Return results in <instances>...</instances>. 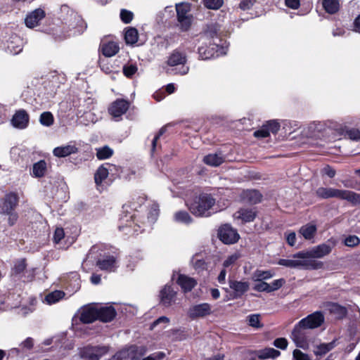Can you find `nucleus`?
Returning a JSON list of instances; mask_svg holds the SVG:
<instances>
[{
  "label": "nucleus",
  "mask_w": 360,
  "mask_h": 360,
  "mask_svg": "<svg viewBox=\"0 0 360 360\" xmlns=\"http://www.w3.org/2000/svg\"><path fill=\"white\" fill-rule=\"evenodd\" d=\"M316 195L318 198L322 199L336 198L341 200H346L353 205L360 204V194L348 190L320 187L316 191Z\"/></svg>",
  "instance_id": "1"
},
{
  "label": "nucleus",
  "mask_w": 360,
  "mask_h": 360,
  "mask_svg": "<svg viewBox=\"0 0 360 360\" xmlns=\"http://www.w3.org/2000/svg\"><path fill=\"white\" fill-rule=\"evenodd\" d=\"M215 199L211 194L202 193L196 195L188 205L191 212L198 217L209 215L208 211L214 205Z\"/></svg>",
  "instance_id": "2"
},
{
  "label": "nucleus",
  "mask_w": 360,
  "mask_h": 360,
  "mask_svg": "<svg viewBox=\"0 0 360 360\" xmlns=\"http://www.w3.org/2000/svg\"><path fill=\"white\" fill-rule=\"evenodd\" d=\"M337 241L334 238L329 239L326 243H321L307 251H300L293 255L294 258L314 259L323 258L330 254L336 246Z\"/></svg>",
  "instance_id": "3"
},
{
  "label": "nucleus",
  "mask_w": 360,
  "mask_h": 360,
  "mask_svg": "<svg viewBox=\"0 0 360 360\" xmlns=\"http://www.w3.org/2000/svg\"><path fill=\"white\" fill-rule=\"evenodd\" d=\"M146 352V346L133 345L116 353L110 360H139Z\"/></svg>",
  "instance_id": "4"
},
{
  "label": "nucleus",
  "mask_w": 360,
  "mask_h": 360,
  "mask_svg": "<svg viewBox=\"0 0 360 360\" xmlns=\"http://www.w3.org/2000/svg\"><path fill=\"white\" fill-rule=\"evenodd\" d=\"M109 347L105 345H87L79 349V355L86 360H99L102 356L107 354Z\"/></svg>",
  "instance_id": "5"
},
{
  "label": "nucleus",
  "mask_w": 360,
  "mask_h": 360,
  "mask_svg": "<svg viewBox=\"0 0 360 360\" xmlns=\"http://www.w3.org/2000/svg\"><path fill=\"white\" fill-rule=\"evenodd\" d=\"M218 237L225 244L236 243L240 238L237 231L228 224H224L219 228Z\"/></svg>",
  "instance_id": "6"
},
{
  "label": "nucleus",
  "mask_w": 360,
  "mask_h": 360,
  "mask_svg": "<svg viewBox=\"0 0 360 360\" xmlns=\"http://www.w3.org/2000/svg\"><path fill=\"white\" fill-rule=\"evenodd\" d=\"M304 330L306 329L298 323L294 327L291 333V339L297 347L307 349L309 347V342Z\"/></svg>",
  "instance_id": "7"
},
{
  "label": "nucleus",
  "mask_w": 360,
  "mask_h": 360,
  "mask_svg": "<svg viewBox=\"0 0 360 360\" xmlns=\"http://www.w3.org/2000/svg\"><path fill=\"white\" fill-rule=\"evenodd\" d=\"M324 316L321 311H316L302 319L299 323L305 329H314L321 326Z\"/></svg>",
  "instance_id": "8"
},
{
  "label": "nucleus",
  "mask_w": 360,
  "mask_h": 360,
  "mask_svg": "<svg viewBox=\"0 0 360 360\" xmlns=\"http://www.w3.org/2000/svg\"><path fill=\"white\" fill-rule=\"evenodd\" d=\"M212 313L211 306L207 303H202L191 307L188 311V316L192 319L204 317Z\"/></svg>",
  "instance_id": "9"
},
{
  "label": "nucleus",
  "mask_w": 360,
  "mask_h": 360,
  "mask_svg": "<svg viewBox=\"0 0 360 360\" xmlns=\"http://www.w3.org/2000/svg\"><path fill=\"white\" fill-rule=\"evenodd\" d=\"M229 288L233 290V298L238 299L242 297L250 288V283L247 281H238L230 279Z\"/></svg>",
  "instance_id": "10"
},
{
  "label": "nucleus",
  "mask_w": 360,
  "mask_h": 360,
  "mask_svg": "<svg viewBox=\"0 0 360 360\" xmlns=\"http://www.w3.org/2000/svg\"><path fill=\"white\" fill-rule=\"evenodd\" d=\"M29 123V115L25 110L15 112L11 119L12 125L18 129H25Z\"/></svg>",
  "instance_id": "11"
},
{
  "label": "nucleus",
  "mask_w": 360,
  "mask_h": 360,
  "mask_svg": "<svg viewBox=\"0 0 360 360\" xmlns=\"http://www.w3.org/2000/svg\"><path fill=\"white\" fill-rule=\"evenodd\" d=\"M18 195L15 193H9L6 194L4 199L1 207L2 212L5 214H11L16 207L18 203Z\"/></svg>",
  "instance_id": "12"
},
{
  "label": "nucleus",
  "mask_w": 360,
  "mask_h": 360,
  "mask_svg": "<svg viewBox=\"0 0 360 360\" xmlns=\"http://www.w3.org/2000/svg\"><path fill=\"white\" fill-rule=\"evenodd\" d=\"M116 314V310L112 306L97 307V319L102 322L107 323L112 321Z\"/></svg>",
  "instance_id": "13"
},
{
  "label": "nucleus",
  "mask_w": 360,
  "mask_h": 360,
  "mask_svg": "<svg viewBox=\"0 0 360 360\" xmlns=\"http://www.w3.org/2000/svg\"><path fill=\"white\" fill-rule=\"evenodd\" d=\"M129 103L124 99H117L109 108V112L114 117H120L129 109Z\"/></svg>",
  "instance_id": "14"
},
{
  "label": "nucleus",
  "mask_w": 360,
  "mask_h": 360,
  "mask_svg": "<svg viewBox=\"0 0 360 360\" xmlns=\"http://www.w3.org/2000/svg\"><path fill=\"white\" fill-rule=\"evenodd\" d=\"M176 296V292L169 285H165L160 292V302L164 307L172 305Z\"/></svg>",
  "instance_id": "15"
},
{
  "label": "nucleus",
  "mask_w": 360,
  "mask_h": 360,
  "mask_svg": "<svg viewBox=\"0 0 360 360\" xmlns=\"http://www.w3.org/2000/svg\"><path fill=\"white\" fill-rule=\"evenodd\" d=\"M45 17V12L37 8L29 13L25 19V23L29 28H33L39 25V22Z\"/></svg>",
  "instance_id": "16"
},
{
  "label": "nucleus",
  "mask_w": 360,
  "mask_h": 360,
  "mask_svg": "<svg viewBox=\"0 0 360 360\" xmlns=\"http://www.w3.org/2000/svg\"><path fill=\"white\" fill-rule=\"evenodd\" d=\"M325 309L333 315L335 319H342L346 316L347 310L346 307L335 302H328L324 303Z\"/></svg>",
  "instance_id": "17"
},
{
  "label": "nucleus",
  "mask_w": 360,
  "mask_h": 360,
  "mask_svg": "<svg viewBox=\"0 0 360 360\" xmlns=\"http://www.w3.org/2000/svg\"><path fill=\"white\" fill-rule=\"evenodd\" d=\"M97 319V307L89 306L82 309L79 316L81 322L91 323Z\"/></svg>",
  "instance_id": "18"
},
{
  "label": "nucleus",
  "mask_w": 360,
  "mask_h": 360,
  "mask_svg": "<svg viewBox=\"0 0 360 360\" xmlns=\"http://www.w3.org/2000/svg\"><path fill=\"white\" fill-rule=\"evenodd\" d=\"M236 218L241 219L243 222H251L257 217V211L255 208H241L236 213Z\"/></svg>",
  "instance_id": "19"
},
{
  "label": "nucleus",
  "mask_w": 360,
  "mask_h": 360,
  "mask_svg": "<svg viewBox=\"0 0 360 360\" xmlns=\"http://www.w3.org/2000/svg\"><path fill=\"white\" fill-rule=\"evenodd\" d=\"M78 148L73 145L57 147L54 148L53 153L58 158H65L71 154L77 153Z\"/></svg>",
  "instance_id": "20"
},
{
  "label": "nucleus",
  "mask_w": 360,
  "mask_h": 360,
  "mask_svg": "<svg viewBox=\"0 0 360 360\" xmlns=\"http://www.w3.org/2000/svg\"><path fill=\"white\" fill-rule=\"evenodd\" d=\"M186 60L187 59L185 53L179 51H174L168 58L167 64L169 66L184 65L186 63Z\"/></svg>",
  "instance_id": "21"
},
{
  "label": "nucleus",
  "mask_w": 360,
  "mask_h": 360,
  "mask_svg": "<svg viewBox=\"0 0 360 360\" xmlns=\"http://www.w3.org/2000/svg\"><path fill=\"white\" fill-rule=\"evenodd\" d=\"M242 197L250 204H257L261 202L262 195L257 190H247L243 192Z\"/></svg>",
  "instance_id": "22"
},
{
  "label": "nucleus",
  "mask_w": 360,
  "mask_h": 360,
  "mask_svg": "<svg viewBox=\"0 0 360 360\" xmlns=\"http://www.w3.org/2000/svg\"><path fill=\"white\" fill-rule=\"evenodd\" d=\"M177 283L184 292H189L195 286L196 281L192 278L181 274L178 277Z\"/></svg>",
  "instance_id": "23"
},
{
  "label": "nucleus",
  "mask_w": 360,
  "mask_h": 360,
  "mask_svg": "<svg viewBox=\"0 0 360 360\" xmlns=\"http://www.w3.org/2000/svg\"><path fill=\"white\" fill-rule=\"evenodd\" d=\"M116 263V258L114 256H107L105 258L98 259L96 266L101 270L112 271Z\"/></svg>",
  "instance_id": "24"
},
{
  "label": "nucleus",
  "mask_w": 360,
  "mask_h": 360,
  "mask_svg": "<svg viewBox=\"0 0 360 360\" xmlns=\"http://www.w3.org/2000/svg\"><path fill=\"white\" fill-rule=\"evenodd\" d=\"M316 231L317 228L316 225L307 224L300 229L299 233L304 238V239L311 240L315 236Z\"/></svg>",
  "instance_id": "25"
},
{
  "label": "nucleus",
  "mask_w": 360,
  "mask_h": 360,
  "mask_svg": "<svg viewBox=\"0 0 360 360\" xmlns=\"http://www.w3.org/2000/svg\"><path fill=\"white\" fill-rule=\"evenodd\" d=\"M257 356L259 359H275L280 356L281 352L274 348L266 347L256 352Z\"/></svg>",
  "instance_id": "26"
},
{
  "label": "nucleus",
  "mask_w": 360,
  "mask_h": 360,
  "mask_svg": "<svg viewBox=\"0 0 360 360\" xmlns=\"http://www.w3.org/2000/svg\"><path fill=\"white\" fill-rule=\"evenodd\" d=\"M119 50V46L114 41H109L101 46L102 53L106 57H112L115 56Z\"/></svg>",
  "instance_id": "27"
},
{
  "label": "nucleus",
  "mask_w": 360,
  "mask_h": 360,
  "mask_svg": "<svg viewBox=\"0 0 360 360\" xmlns=\"http://www.w3.org/2000/svg\"><path fill=\"white\" fill-rule=\"evenodd\" d=\"M292 259H280L278 264L289 268L300 269L302 268V259L294 258L293 255Z\"/></svg>",
  "instance_id": "28"
},
{
  "label": "nucleus",
  "mask_w": 360,
  "mask_h": 360,
  "mask_svg": "<svg viewBox=\"0 0 360 360\" xmlns=\"http://www.w3.org/2000/svg\"><path fill=\"white\" fill-rule=\"evenodd\" d=\"M224 161V157L221 154H209L204 157L203 162L208 165L217 167L220 165Z\"/></svg>",
  "instance_id": "29"
},
{
  "label": "nucleus",
  "mask_w": 360,
  "mask_h": 360,
  "mask_svg": "<svg viewBox=\"0 0 360 360\" xmlns=\"http://www.w3.org/2000/svg\"><path fill=\"white\" fill-rule=\"evenodd\" d=\"M324 264L323 262L309 259H302V268L304 269H321Z\"/></svg>",
  "instance_id": "30"
},
{
  "label": "nucleus",
  "mask_w": 360,
  "mask_h": 360,
  "mask_svg": "<svg viewBox=\"0 0 360 360\" xmlns=\"http://www.w3.org/2000/svg\"><path fill=\"white\" fill-rule=\"evenodd\" d=\"M32 172L35 177L41 178L44 176L46 172V162L44 160H39L34 163Z\"/></svg>",
  "instance_id": "31"
},
{
  "label": "nucleus",
  "mask_w": 360,
  "mask_h": 360,
  "mask_svg": "<svg viewBox=\"0 0 360 360\" xmlns=\"http://www.w3.org/2000/svg\"><path fill=\"white\" fill-rule=\"evenodd\" d=\"M335 347V341L329 343H323L317 345L314 351L316 356H323L333 349Z\"/></svg>",
  "instance_id": "32"
},
{
  "label": "nucleus",
  "mask_w": 360,
  "mask_h": 360,
  "mask_svg": "<svg viewBox=\"0 0 360 360\" xmlns=\"http://www.w3.org/2000/svg\"><path fill=\"white\" fill-rule=\"evenodd\" d=\"M323 6L326 11L330 14H333L339 10L338 0H323Z\"/></svg>",
  "instance_id": "33"
},
{
  "label": "nucleus",
  "mask_w": 360,
  "mask_h": 360,
  "mask_svg": "<svg viewBox=\"0 0 360 360\" xmlns=\"http://www.w3.org/2000/svg\"><path fill=\"white\" fill-rule=\"evenodd\" d=\"M139 38L138 31L136 28L130 27L127 30L124 39L127 44H134L137 42Z\"/></svg>",
  "instance_id": "34"
},
{
  "label": "nucleus",
  "mask_w": 360,
  "mask_h": 360,
  "mask_svg": "<svg viewBox=\"0 0 360 360\" xmlns=\"http://www.w3.org/2000/svg\"><path fill=\"white\" fill-rule=\"evenodd\" d=\"M108 170L103 165L98 167L94 174L95 183L97 186L102 184L103 181L105 180L108 176Z\"/></svg>",
  "instance_id": "35"
},
{
  "label": "nucleus",
  "mask_w": 360,
  "mask_h": 360,
  "mask_svg": "<svg viewBox=\"0 0 360 360\" xmlns=\"http://www.w3.org/2000/svg\"><path fill=\"white\" fill-rule=\"evenodd\" d=\"M65 295V293L63 291L60 290H55L54 292H52L51 293H49L46 297L45 300L49 304H53L58 301H59L60 299L63 297Z\"/></svg>",
  "instance_id": "36"
},
{
  "label": "nucleus",
  "mask_w": 360,
  "mask_h": 360,
  "mask_svg": "<svg viewBox=\"0 0 360 360\" xmlns=\"http://www.w3.org/2000/svg\"><path fill=\"white\" fill-rule=\"evenodd\" d=\"M176 10L177 13V18H181L184 17H188V12L190 11V6L186 4H176Z\"/></svg>",
  "instance_id": "37"
},
{
  "label": "nucleus",
  "mask_w": 360,
  "mask_h": 360,
  "mask_svg": "<svg viewBox=\"0 0 360 360\" xmlns=\"http://www.w3.org/2000/svg\"><path fill=\"white\" fill-rule=\"evenodd\" d=\"M113 154V151L108 146H104L103 148L97 149L96 157L99 160H104L109 158Z\"/></svg>",
  "instance_id": "38"
},
{
  "label": "nucleus",
  "mask_w": 360,
  "mask_h": 360,
  "mask_svg": "<svg viewBox=\"0 0 360 360\" xmlns=\"http://www.w3.org/2000/svg\"><path fill=\"white\" fill-rule=\"evenodd\" d=\"M174 219L176 221L189 224L192 221L190 214L186 211H179L174 214Z\"/></svg>",
  "instance_id": "39"
},
{
  "label": "nucleus",
  "mask_w": 360,
  "mask_h": 360,
  "mask_svg": "<svg viewBox=\"0 0 360 360\" xmlns=\"http://www.w3.org/2000/svg\"><path fill=\"white\" fill-rule=\"evenodd\" d=\"M39 121L42 125L49 127L53 124L54 119L50 112H44L41 114Z\"/></svg>",
  "instance_id": "40"
},
{
  "label": "nucleus",
  "mask_w": 360,
  "mask_h": 360,
  "mask_svg": "<svg viewBox=\"0 0 360 360\" xmlns=\"http://www.w3.org/2000/svg\"><path fill=\"white\" fill-rule=\"evenodd\" d=\"M27 267V262L25 259H20L16 261L14 264L13 268L12 269L13 274H20L23 272Z\"/></svg>",
  "instance_id": "41"
},
{
  "label": "nucleus",
  "mask_w": 360,
  "mask_h": 360,
  "mask_svg": "<svg viewBox=\"0 0 360 360\" xmlns=\"http://www.w3.org/2000/svg\"><path fill=\"white\" fill-rule=\"evenodd\" d=\"M342 243L345 246L354 248L360 244V239L356 236L350 235L346 237Z\"/></svg>",
  "instance_id": "42"
},
{
  "label": "nucleus",
  "mask_w": 360,
  "mask_h": 360,
  "mask_svg": "<svg viewBox=\"0 0 360 360\" xmlns=\"http://www.w3.org/2000/svg\"><path fill=\"white\" fill-rule=\"evenodd\" d=\"M248 323L251 327L255 328H261L263 327V324L260 322L259 314H252L248 316Z\"/></svg>",
  "instance_id": "43"
},
{
  "label": "nucleus",
  "mask_w": 360,
  "mask_h": 360,
  "mask_svg": "<svg viewBox=\"0 0 360 360\" xmlns=\"http://www.w3.org/2000/svg\"><path fill=\"white\" fill-rule=\"evenodd\" d=\"M204 5L209 9H219L223 4V0H203Z\"/></svg>",
  "instance_id": "44"
},
{
  "label": "nucleus",
  "mask_w": 360,
  "mask_h": 360,
  "mask_svg": "<svg viewBox=\"0 0 360 360\" xmlns=\"http://www.w3.org/2000/svg\"><path fill=\"white\" fill-rule=\"evenodd\" d=\"M178 21L180 25L181 30L182 31H187L191 25V16L188 17H184L181 18H177Z\"/></svg>",
  "instance_id": "45"
},
{
  "label": "nucleus",
  "mask_w": 360,
  "mask_h": 360,
  "mask_svg": "<svg viewBox=\"0 0 360 360\" xmlns=\"http://www.w3.org/2000/svg\"><path fill=\"white\" fill-rule=\"evenodd\" d=\"M272 274L269 271H256L254 277L256 281H261L263 279H267L272 277Z\"/></svg>",
  "instance_id": "46"
},
{
  "label": "nucleus",
  "mask_w": 360,
  "mask_h": 360,
  "mask_svg": "<svg viewBox=\"0 0 360 360\" xmlns=\"http://www.w3.org/2000/svg\"><path fill=\"white\" fill-rule=\"evenodd\" d=\"M293 360H311L307 354L302 352L298 349H295L292 352Z\"/></svg>",
  "instance_id": "47"
},
{
  "label": "nucleus",
  "mask_w": 360,
  "mask_h": 360,
  "mask_svg": "<svg viewBox=\"0 0 360 360\" xmlns=\"http://www.w3.org/2000/svg\"><path fill=\"white\" fill-rule=\"evenodd\" d=\"M264 127L269 129V131H271L273 134L276 133L280 129V124L276 120H269L264 124Z\"/></svg>",
  "instance_id": "48"
},
{
  "label": "nucleus",
  "mask_w": 360,
  "mask_h": 360,
  "mask_svg": "<svg viewBox=\"0 0 360 360\" xmlns=\"http://www.w3.org/2000/svg\"><path fill=\"white\" fill-rule=\"evenodd\" d=\"M132 12L122 9L120 12V18L124 23H129L133 19Z\"/></svg>",
  "instance_id": "49"
},
{
  "label": "nucleus",
  "mask_w": 360,
  "mask_h": 360,
  "mask_svg": "<svg viewBox=\"0 0 360 360\" xmlns=\"http://www.w3.org/2000/svg\"><path fill=\"white\" fill-rule=\"evenodd\" d=\"M274 345L281 349H285L288 347V342L285 338H278L274 340Z\"/></svg>",
  "instance_id": "50"
},
{
  "label": "nucleus",
  "mask_w": 360,
  "mask_h": 360,
  "mask_svg": "<svg viewBox=\"0 0 360 360\" xmlns=\"http://www.w3.org/2000/svg\"><path fill=\"white\" fill-rule=\"evenodd\" d=\"M137 71V67L134 65H130L128 66H124L123 72L127 77H130L134 75Z\"/></svg>",
  "instance_id": "51"
},
{
  "label": "nucleus",
  "mask_w": 360,
  "mask_h": 360,
  "mask_svg": "<svg viewBox=\"0 0 360 360\" xmlns=\"http://www.w3.org/2000/svg\"><path fill=\"white\" fill-rule=\"evenodd\" d=\"M65 233L63 228H56L53 235V241L56 243H59L64 238Z\"/></svg>",
  "instance_id": "52"
},
{
  "label": "nucleus",
  "mask_w": 360,
  "mask_h": 360,
  "mask_svg": "<svg viewBox=\"0 0 360 360\" xmlns=\"http://www.w3.org/2000/svg\"><path fill=\"white\" fill-rule=\"evenodd\" d=\"M254 289L258 292H269V284L261 281L255 285Z\"/></svg>",
  "instance_id": "53"
},
{
  "label": "nucleus",
  "mask_w": 360,
  "mask_h": 360,
  "mask_svg": "<svg viewBox=\"0 0 360 360\" xmlns=\"http://www.w3.org/2000/svg\"><path fill=\"white\" fill-rule=\"evenodd\" d=\"M240 257V255L237 253L230 255L228 258L224 262L223 266L226 267H229L231 264H234Z\"/></svg>",
  "instance_id": "54"
},
{
  "label": "nucleus",
  "mask_w": 360,
  "mask_h": 360,
  "mask_svg": "<svg viewBox=\"0 0 360 360\" xmlns=\"http://www.w3.org/2000/svg\"><path fill=\"white\" fill-rule=\"evenodd\" d=\"M284 283L285 280L283 278L275 280L271 284H269V292L279 289Z\"/></svg>",
  "instance_id": "55"
},
{
  "label": "nucleus",
  "mask_w": 360,
  "mask_h": 360,
  "mask_svg": "<svg viewBox=\"0 0 360 360\" xmlns=\"http://www.w3.org/2000/svg\"><path fill=\"white\" fill-rule=\"evenodd\" d=\"M347 135L352 140L359 141L360 140V131L356 129H352L346 131Z\"/></svg>",
  "instance_id": "56"
},
{
  "label": "nucleus",
  "mask_w": 360,
  "mask_h": 360,
  "mask_svg": "<svg viewBox=\"0 0 360 360\" xmlns=\"http://www.w3.org/2000/svg\"><path fill=\"white\" fill-rule=\"evenodd\" d=\"M254 136L257 138H266L269 136V129H266L264 125H263L262 128L257 130L254 132Z\"/></svg>",
  "instance_id": "57"
},
{
  "label": "nucleus",
  "mask_w": 360,
  "mask_h": 360,
  "mask_svg": "<svg viewBox=\"0 0 360 360\" xmlns=\"http://www.w3.org/2000/svg\"><path fill=\"white\" fill-rule=\"evenodd\" d=\"M256 2V0H243L239 8L243 11L250 9Z\"/></svg>",
  "instance_id": "58"
},
{
  "label": "nucleus",
  "mask_w": 360,
  "mask_h": 360,
  "mask_svg": "<svg viewBox=\"0 0 360 360\" xmlns=\"http://www.w3.org/2000/svg\"><path fill=\"white\" fill-rule=\"evenodd\" d=\"M321 172L323 174L327 175L330 178H333L335 176V174H336L335 170L333 168H332L330 165L325 166L323 168Z\"/></svg>",
  "instance_id": "59"
},
{
  "label": "nucleus",
  "mask_w": 360,
  "mask_h": 360,
  "mask_svg": "<svg viewBox=\"0 0 360 360\" xmlns=\"http://www.w3.org/2000/svg\"><path fill=\"white\" fill-rule=\"evenodd\" d=\"M166 127H162L158 134L154 137L153 142H152V150L154 151L156 147L157 141L160 139V137L165 132Z\"/></svg>",
  "instance_id": "60"
},
{
  "label": "nucleus",
  "mask_w": 360,
  "mask_h": 360,
  "mask_svg": "<svg viewBox=\"0 0 360 360\" xmlns=\"http://www.w3.org/2000/svg\"><path fill=\"white\" fill-rule=\"evenodd\" d=\"M287 243L290 246H294L296 241V235L295 232L290 233L286 237Z\"/></svg>",
  "instance_id": "61"
},
{
  "label": "nucleus",
  "mask_w": 360,
  "mask_h": 360,
  "mask_svg": "<svg viewBox=\"0 0 360 360\" xmlns=\"http://www.w3.org/2000/svg\"><path fill=\"white\" fill-rule=\"evenodd\" d=\"M300 0H285V5L292 9H296L300 6Z\"/></svg>",
  "instance_id": "62"
},
{
  "label": "nucleus",
  "mask_w": 360,
  "mask_h": 360,
  "mask_svg": "<svg viewBox=\"0 0 360 360\" xmlns=\"http://www.w3.org/2000/svg\"><path fill=\"white\" fill-rule=\"evenodd\" d=\"M169 319L167 317L161 316V317L158 318L157 320H155L151 324L150 328L153 329L154 327H155L158 324H159L160 323H169Z\"/></svg>",
  "instance_id": "63"
},
{
  "label": "nucleus",
  "mask_w": 360,
  "mask_h": 360,
  "mask_svg": "<svg viewBox=\"0 0 360 360\" xmlns=\"http://www.w3.org/2000/svg\"><path fill=\"white\" fill-rule=\"evenodd\" d=\"M22 346L27 349H31L33 347V340L31 338H27L22 343Z\"/></svg>",
  "instance_id": "64"
}]
</instances>
